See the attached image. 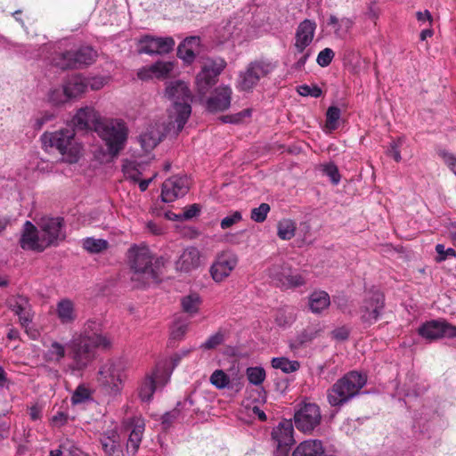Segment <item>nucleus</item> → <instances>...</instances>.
Here are the masks:
<instances>
[{
	"instance_id": "obj_1",
	"label": "nucleus",
	"mask_w": 456,
	"mask_h": 456,
	"mask_svg": "<svg viewBox=\"0 0 456 456\" xmlns=\"http://www.w3.org/2000/svg\"><path fill=\"white\" fill-rule=\"evenodd\" d=\"M173 105L169 110L168 122L151 125L139 137L142 148L149 151L156 147L165 135L176 136L183 128L191 113V94L185 82L175 81L166 89Z\"/></svg>"
},
{
	"instance_id": "obj_2",
	"label": "nucleus",
	"mask_w": 456,
	"mask_h": 456,
	"mask_svg": "<svg viewBox=\"0 0 456 456\" xmlns=\"http://www.w3.org/2000/svg\"><path fill=\"white\" fill-rule=\"evenodd\" d=\"M71 362L65 370L72 375L80 374L94 360V350L97 347L107 348L110 339L102 332L100 319L87 320L79 332H75L67 343Z\"/></svg>"
},
{
	"instance_id": "obj_3",
	"label": "nucleus",
	"mask_w": 456,
	"mask_h": 456,
	"mask_svg": "<svg viewBox=\"0 0 456 456\" xmlns=\"http://www.w3.org/2000/svg\"><path fill=\"white\" fill-rule=\"evenodd\" d=\"M72 126L77 130H95L104 142L108 154L116 157L124 149L128 128L121 119L101 121L99 113L92 107L79 109L71 120Z\"/></svg>"
},
{
	"instance_id": "obj_4",
	"label": "nucleus",
	"mask_w": 456,
	"mask_h": 456,
	"mask_svg": "<svg viewBox=\"0 0 456 456\" xmlns=\"http://www.w3.org/2000/svg\"><path fill=\"white\" fill-rule=\"evenodd\" d=\"M53 66L61 69H79L92 64L96 59V52L91 46H82L73 51L71 42L62 39L55 43L45 44L40 52L33 57H43Z\"/></svg>"
},
{
	"instance_id": "obj_5",
	"label": "nucleus",
	"mask_w": 456,
	"mask_h": 456,
	"mask_svg": "<svg viewBox=\"0 0 456 456\" xmlns=\"http://www.w3.org/2000/svg\"><path fill=\"white\" fill-rule=\"evenodd\" d=\"M39 226L40 230H37L30 221L25 222L20 240L23 249L43 251L65 238L62 218H42Z\"/></svg>"
},
{
	"instance_id": "obj_6",
	"label": "nucleus",
	"mask_w": 456,
	"mask_h": 456,
	"mask_svg": "<svg viewBox=\"0 0 456 456\" xmlns=\"http://www.w3.org/2000/svg\"><path fill=\"white\" fill-rule=\"evenodd\" d=\"M181 357L175 356L171 361H158L154 369L147 373L138 387V396L143 403H150L158 388H162L170 380L171 375L179 364Z\"/></svg>"
},
{
	"instance_id": "obj_7",
	"label": "nucleus",
	"mask_w": 456,
	"mask_h": 456,
	"mask_svg": "<svg viewBox=\"0 0 456 456\" xmlns=\"http://www.w3.org/2000/svg\"><path fill=\"white\" fill-rule=\"evenodd\" d=\"M367 377L356 370L346 374L338 379L328 392V401L331 406H341L347 403L363 387Z\"/></svg>"
},
{
	"instance_id": "obj_8",
	"label": "nucleus",
	"mask_w": 456,
	"mask_h": 456,
	"mask_svg": "<svg viewBox=\"0 0 456 456\" xmlns=\"http://www.w3.org/2000/svg\"><path fill=\"white\" fill-rule=\"evenodd\" d=\"M45 147L56 149L68 162H77L81 147L75 140V131L66 127L55 132H45L41 137Z\"/></svg>"
},
{
	"instance_id": "obj_9",
	"label": "nucleus",
	"mask_w": 456,
	"mask_h": 456,
	"mask_svg": "<svg viewBox=\"0 0 456 456\" xmlns=\"http://www.w3.org/2000/svg\"><path fill=\"white\" fill-rule=\"evenodd\" d=\"M276 64L268 60L254 61L239 73L237 89L241 92H251L264 77L272 74Z\"/></svg>"
},
{
	"instance_id": "obj_10",
	"label": "nucleus",
	"mask_w": 456,
	"mask_h": 456,
	"mask_svg": "<svg viewBox=\"0 0 456 456\" xmlns=\"http://www.w3.org/2000/svg\"><path fill=\"white\" fill-rule=\"evenodd\" d=\"M124 370L125 365L121 360H109L99 370V384L110 395H118L123 387L122 374Z\"/></svg>"
},
{
	"instance_id": "obj_11",
	"label": "nucleus",
	"mask_w": 456,
	"mask_h": 456,
	"mask_svg": "<svg viewBox=\"0 0 456 456\" xmlns=\"http://www.w3.org/2000/svg\"><path fill=\"white\" fill-rule=\"evenodd\" d=\"M226 66V61L220 57L207 59L201 71L196 77L199 93L205 94L216 83L217 77Z\"/></svg>"
},
{
	"instance_id": "obj_12",
	"label": "nucleus",
	"mask_w": 456,
	"mask_h": 456,
	"mask_svg": "<svg viewBox=\"0 0 456 456\" xmlns=\"http://www.w3.org/2000/svg\"><path fill=\"white\" fill-rule=\"evenodd\" d=\"M384 305V295L379 289L366 292L359 309L361 321L367 325L373 324L379 320Z\"/></svg>"
},
{
	"instance_id": "obj_13",
	"label": "nucleus",
	"mask_w": 456,
	"mask_h": 456,
	"mask_svg": "<svg viewBox=\"0 0 456 456\" xmlns=\"http://www.w3.org/2000/svg\"><path fill=\"white\" fill-rule=\"evenodd\" d=\"M131 268L137 273L155 278L156 272L152 265L153 256L146 246H133L127 253Z\"/></svg>"
},
{
	"instance_id": "obj_14",
	"label": "nucleus",
	"mask_w": 456,
	"mask_h": 456,
	"mask_svg": "<svg viewBox=\"0 0 456 456\" xmlns=\"http://www.w3.org/2000/svg\"><path fill=\"white\" fill-rule=\"evenodd\" d=\"M238 265V256L232 250H224L216 255L209 273L216 282H222L230 276Z\"/></svg>"
},
{
	"instance_id": "obj_15",
	"label": "nucleus",
	"mask_w": 456,
	"mask_h": 456,
	"mask_svg": "<svg viewBox=\"0 0 456 456\" xmlns=\"http://www.w3.org/2000/svg\"><path fill=\"white\" fill-rule=\"evenodd\" d=\"M419 335L427 340L441 338H456V326L444 320H431L421 324L418 329Z\"/></svg>"
},
{
	"instance_id": "obj_16",
	"label": "nucleus",
	"mask_w": 456,
	"mask_h": 456,
	"mask_svg": "<svg viewBox=\"0 0 456 456\" xmlns=\"http://www.w3.org/2000/svg\"><path fill=\"white\" fill-rule=\"evenodd\" d=\"M294 419L298 430L310 433L320 425L322 419L320 408L315 403H305L296 412Z\"/></svg>"
},
{
	"instance_id": "obj_17",
	"label": "nucleus",
	"mask_w": 456,
	"mask_h": 456,
	"mask_svg": "<svg viewBox=\"0 0 456 456\" xmlns=\"http://www.w3.org/2000/svg\"><path fill=\"white\" fill-rule=\"evenodd\" d=\"M269 275L278 286L285 289L299 287L305 283L303 276L299 273L294 272L285 263L273 265L269 270Z\"/></svg>"
},
{
	"instance_id": "obj_18",
	"label": "nucleus",
	"mask_w": 456,
	"mask_h": 456,
	"mask_svg": "<svg viewBox=\"0 0 456 456\" xmlns=\"http://www.w3.org/2000/svg\"><path fill=\"white\" fill-rule=\"evenodd\" d=\"M175 40L171 37L143 36L138 41L140 53L165 54L170 53L175 46Z\"/></svg>"
},
{
	"instance_id": "obj_19",
	"label": "nucleus",
	"mask_w": 456,
	"mask_h": 456,
	"mask_svg": "<svg viewBox=\"0 0 456 456\" xmlns=\"http://www.w3.org/2000/svg\"><path fill=\"white\" fill-rule=\"evenodd\" d=\"M293 434L294 428L290 420H282L277 427L273 428L271 434L272 440L281 455H286L294 444Z\"/></svg>"
},
{
	"instance_id": "obj_20",
	"label": "nucleus",
	"mask_w": 456,
	"mask_h": 456,
	"mask_svg": "<svg viewBox=\"0 0 456 456\" xmlns=\"http://www.w3.org/2000/svg\"><path fill=\"white\" fill-rule=\"evenodd\" d=\"M189 191V180L186 176H172L167 179L161 189V200L170 203L184 196Z\"/></svg>"
},
{
	"instance_id": "obj_21",
	"label": "nucleus",
	"mask_w": 456,
	"mask_h": 456,
	"mask_svg": "<svg viewBox=\"0 0 456 456\" xmlns=\"http://www.w3.org/2000/svg\"><path fill=\"white\" fill-rule=\"evenodd\" d=\"M317 24L314 20L305 19L302 20L295 32L294 46L297 53H302L312 44Z\"/></svg>"
},
{
	"instance_id": "obj_22",
	"label": "nucleus",
	"mask_w": 456,
	"mask_h": 456,
	"mask_svg": "<svg viewBox=\"0 0 456 456\" xmlns=\"http://www.w3.org/2000/svg\"><path fill=\"white\" fill-rule=\"evenodd\" d=\"M173 69V61H159L140 69L137 72V77L142 80H149L153 78L163 79L170 75Z\"/></svg>"
},
{
	"instance_id": "obj_23",
	"label": "nucleus",
	"mask_w": 456,
	"mask_h": 456,
	"mask_svg": "<svg viewBox=\"0 0 456 456\" xmlns=\"http://www.w3.org/2000/svg\"><path fill=\"white\" fill-rule=\"evenodd\" d=\"M232 88L230 86L217 87L214 94L208 100L207 108L209 111H224L231 105Z\"/></svg>"
},
{
	"instance_id": "obj_24",
	"label": "nucleus",
	"mask_w": 456,
	"mask_h": 456,
	"mask_svg": "<svg viewBox=\"0 0 456 456\" xmlns=\"http://www.w3.org/2000/svg\"><path fill=\"white\" fill-rule=\"evenodd\" d=\"M10 309L19 317L23 327H27L32 321L30 305L27 297L22 296L13 297L9 299Z\"/></svg>"
},
{
	"instance_id": "obj_25",
	"label": "nucleus",
	"mask_w": 456,
	"mask_h": 456,
	"mask_svg": "<svg viewBox=\"0 0 456 456\" xmlns=\"http://www.w3.org/2000/svg\"><path fill=\"white\" fill-rule=\"evenodd\" d=\"M131 431L126 444L128 454L134 456L140 447L142 435L145 428L144 420L139 417H134L130 422Z\"/></svg>"
},
{
	"instance_id": "obj_26",
	"label": "nucleus",
	"mask_w": 456,
	"mask_h": 456,
	"mask_svg": "<svg viewBox=\"0 0 456 456\" xmlns=\"http://www.w3.org/2000/svg\"><path fill=\"white\" fill-rule=\"evenodd\" d=\"M200 265V252L195 247L184 248L178 260L175 262L176 269L185 273L197 269Z\"/></svg>"
},
{
	"instance_id": "obj_27",
	"label": "nucleus",
	"mask_w": 456,
	"mask_h": 456,
	"mask_svg": "<svg viewBox=\"0 0 456 456\" xmlns=\"http://www.w3.org/2000/svg\"><path fill=\"white\" fill-rule=\"evenodd\" d=\"M200 38L199 37H187L178 45L177 55L184 62L191 63L200 53Z\"/></svg>"
},
{
	"instance_id": "obj_28",
	"label": "nucleus",
	"mask_w": 456,
	"mask_h": 456,
	"mask_svg": "<svg viewBox=\"0 0 456 456\" xmlns=\"http://www.w3.org/2000/svg\"><path fill=\"white\" fill-rule=\"evenodd\" d=\"M86 79L81 75H72L63 83L66 94L70 100L80 97L86 91Z\"/></svg>"
},
{
	"instance_id": "obj_29",
	"label": "nucleus",
	"mask_w": 456,
	"mask_h": 456,
	"mask_svg": "<svg viewBox=\"0 0 456 456\" xmlns=\"http://www.w3.org/2000/svg\"><path fill=\"white\" fill-rule=\"evenodd\" d=\"M324 448L321 440L309 439L300 443L292 456H323Z\"/></svg>"
},
{
	"instance_id": "obj_30",
	"label": "nucleus",
	"mask_w": 456,
	"mask_h": 456,
	"mask_svg": "<svg viewBox=\"0 0 456 456\" xmlns=\"http://www.w3.org/2000/svg\"><path fill=\"white\" fill-rule=\"evenodd\" d=\"M56 314L62 324H70L77 319V313L74 303L68 299H61L56 305Z\"/></svg>"
},
{
	"instance_id": "obj_31",
	"label": "nucleus",
	"mask_w": 456,
	"mask_h": 456,
	"mask_svg": "<svg viewBox=\"0 0 456 456\" xmlns=\"http://www.w3.org/2000/svg\"><path fill=\"white\" fill-rule=\"evenodd\" d=\"M354 21L346 17L338 18L335 15H330L327 25L331 27V29L337 38H345L353 27Z\"/></svg>"
},
{
	"instance_id": "obj_32",
	"label": "nucleus",
	"mask_w": 456,
	"mask_h": 456,
	"mask_svg": "<svg viewBox=\"0 0 456 456\" xmlns=\"http://www.w3.org/2000/svg\"><path fill=\"white\" fill-rule=\"evenodd\" d=\"M100 442L107 456H113L119 445V436L115 429L107 430L101 436Z\"/></svg>"
},
{
	"instance_id": "obj_33",
	"label": "nucleus",
	"mask_w": 456,
	"mask_h": 456,
	"mask_svg": "<svg viewBox=\"0 0 456 456\" xmlns=\"http://www.w3.org/2000/svg\"><path fill=\"white\" fill-rule=\"evenodd\" d=\"M330 304V296L325 291H314L309 297V307L313 313H321L326 309Z\"/></svg>"
},
{
	"instance_id": "obj_34",
	"label": "nucleus",
	"mask_w": 456,
	"mask_h": 456,
	"mask_svg": "<svg viewBox=\"0 0 456 456\" xmlns=\"http://www.w3.org/2000/svg\"><path fill=\"white\" fill-rule=\"evenodd\" d=\"M201 304L202 298L198 293H190L181 299L183 311L190 316H194L199 313Z\"/></svg>"
},
{
	"instance_id": "obj_35",
	"label": "nucleus",
	"mask_w": 456,
	"mask_h": 456,
	"mask_svg": "<svg viewBox=\"0 0 456 456\" xmlns=\"http://www.w3.org/2000/svg\"><path fill=\"white\" fill-rule=\"evenodd\" d=\"M296 320V312L293 307L285 306L277 310L275 322L278 326L286 328L292 325Z\"/></svg>"
},
{
	"instance_id": "obj_36",
	"label": "nucleus",
	"mask_w": 456,
	"mask_h": 456,
	"mask_svg": "<svg viewBox=\"0 0 456 456\" xmlns=\"http://www.w3.org/2000/svg\"><path fill=\"white\" fill-rule=\"evenodd\" d=\"M66 355V346L53 341L50 344L45 353V359L47 362L59 363Z\"/></svg>"
},
{
	"instance_id": "obj_37",
	"label": "nucleus",
	"mask_w": 456,
	"mask_h": 456,
	"mask_svg": "<svg viewBox=\"0 0 456 456\" xmlns=\"http://www.w3.org/2000/svg\"><path fill=\"white\" fill-rule=\"evenodd\" d=\"M240 28H237L235 20H228L226 24L219 28L216 31L219 43H224L231 38H235L239 35Z\"/></svg>"
},
{
	"instance_id": "obj_38",
	"label": "nucleus",
	"mask_w": 456,
	"mask_h": 456,
	"mask_svg": "<svg viewBox=\"0 0 456 456\" xmlns=\"http://www.w3.org/2000/svg\"><path fill=\"white\" fill-rule=\"evenodd\" d=\"M296 223L290 219H282L277 225V235L280 239L289 240L295 236Z\"/></svg>"
},
{
	"instance_id": "obj_39",
	"label": "nucleus",
	"mask_w": 456,
	"mask_h": 456,
	"mask_svg": "<svg viewBox=\"0 0 456 456\" xmlns=\"http://www.w3.org/2000/svg\"><path fill=\"white\" fill-rule=\"evenodd\" d=\"M272 366L281 370L284 373H291L297 370L300 364L297 361H290L283 357H276L272 360Z\"/></svg>"
},
{
	"instance_id": "obj_40",
	"label": "nucleus",
	"mask_w": 456,
	"mask_h": 456,
	"mask_svg": "<svg viewBox=\"0 0 456 456\" xmlns=\"http://www.w3.org/2000/svg\"><path fill=\"white\" fill-rule=\"evenodd\" d=\"M47 100L55 106L64 104L69 101L63 85L61 87L51 88L47 94Z\"/></svg>"
},
{
	"instance_id": "obj_41",
	"label": "nucleus",
	"mask_w": 456,
	"mask_h": 456,
	"mask_svg": "<svg viewBox=\"0 0 456 456\" xmlns=\"http://www.w3.org/2000/svg\"><path fill=\"white\" fill-rule=\"evenodd\" d=\"M83 247L91 253H100L108 248V241L102 239L87 237L83 240Z\"/></svg>"
},
{
	"instance_id": "obj_42",
	"label": "nucleus",
	"mask_w": 456,
	"mask_h": 456,
	"mask_svg": "<svg viewBox=\"0 0 456 456\" xmlns=\"http://www.w3.org/2000/svg\"><path fill=\"white\" fill-rule=\"evenodd\" d=\"M341 111L338 107L330 106L326 112V128L329 131L336 130L338 126Z\"/></svg>"
},
{
	"instance_id": "obj_43",
	"label": "nucleus",
	"mask_w": 456,
	"mask_h": 456,
	"mask_svg": "<svg viewBox=\"0 0 456 456\" xmlns=\"http://www.w3.org/2000/svg\"><path fill=\"white\" fill-rule=\"evenodd\" d=\"M248 381L255 385H261L265 379V370L262 367H248L246 370Z\"/></svg>"
},
{
	"instance_id": "obj_44",
	"label": "nucleus",
	"mask_w": 456,
	"mask_h": 456,
	"mask_svg": "<svg viewBox=\"0 0 456 456\" xmlns=\"http://www.w3.org/2000/svg\"><path fill=\"white\" fill-rule=\"evenodd\" d=\"M210 383L218 389H223L229 387L230 378L222 370H215L210 376Z\"/></svg>"
},
{
	"instance_id": "obj_45",
	"label": "nucleus",
	"mask_w": 456,
	"mask_h": 456,
	"mask_svg": "<svg viewBox=\"0 0 456 456\" xmlns=\"http://www.w3.org/2000/svg\"><path fill=\"white\" fill-rule=\"evenodd\" d=\"M189 327V322L186 320H176L171 329V338L175 340L182 339L186 334Z\"/></svg>"
},
{
	"instance_id": "obj_46",
	"label": "nucleus",
	"mask_w": 456,
	"mask_h": 456,
	"mask_svg": "<svg viewBox=\"0 0 456 456\" xmlns=\"http://www.w3.org/2000/svg\"><path fill=\"white\" fill-rule=\"evenodd\" d=\"M90 398V390L85 385H79L71 396V402L73 404H79L88 401Z\"/></svg>"
},
{
	"instance_id": "obj_47",
	"label": "nucleus",
	"mask_w": 456,
	"mask_h": 456,
	"mask_svg": "<svg viewBox=\"0 0 456 456\" xmlns=\"http://www.w3.org/2000/svg\"><path fill=\"white\" fill-rule=\"evenodd\" d=\"M270 212V206L267 203H262L257 208L251 210V219L256 223H263L268 213Z\"/></svg>"
},
{
	"instance_id": "obj_48",
	"label": "nucleus",
	"mask_w": 456,
	"mask_h": 456,
	"mask_svg": "<svg viewBox=\"0 0 456 456\" xmlns=\"http://www.w3.org/2000/svg\"><path fill=\"white\" fill-rule=\"evenodd\" d=\"M224 340V334L219 330L215 334L211 335L204 343L200 345V348L205 350H210L216 348L221 345Z\"/></svg>"
},
{
	"instance_id": "obj_49",
	"label": "nucleus",
	"mask_w": 456,
	"mask_h": 456,
	"mask_svg": "<svg viewBox=\"0 0 456 456\" xmlns=\"http://www.w3.org/2000/svg\"><path fill=\"white\" fill-rule=\"evenodd\" d=\"M242 220V214L240 211H233L232 214L224 217L220 222V226L223 230L229 229L237 224Z\"/></svg>"
},
{
	"instance_id": "obj_50",
	"label": "nucleus",
	"mask_w": 456,
	"mask_h": 456,
	"mask_svg": "<svg viewBox=\"0 0 456 456\" xmlns=\"http://www.w3.org/2000/svg\"><path fill=\"white\" fill-rule=\"evenodd\" d=\"M297 92L302 96H311L314 98H318L322 95V91L318 86H308V85H301L297 88Z\"/></svg>"
},
{
	"instance_id": "obj_51",
	"label": "nucleus",
	"mask_w": 456,
	"mask_h": 456,
	"mask_svg": "<svg viewBox=\"0 0 456 456\" xmlns=\"http://www.w3.org/2000/svg\"><path fill=\"white\" fill-rule=\"evenodd\" d=\"M334 56H335V53L332 49L324 48L318 53L316 61H317L318 65L324 68L330 64Z\"/></svg>"
},
{
	"instance_id": "obj_52",
	"label": "nucleus",
	"mask_w": 456,
	"mask_h": 456,
	"mask_svg": "<svg viewBox=\"0 0 456 456\" xmlns=\"http://www.w3.org/2000/svg\"><path fill=\"white\" fill-rule=\"evenodd\" d=\"M200 212V208L198 204H192L184 208L183 211L179 215H175L177 219L190 220L197 216Z\"/></svg>"
},
{
	"instance_id": "obj_53",
	"label": "nucleus",
	"mask_w": 456,
	"mask_h": 456,
	"mask_svg": "<svg viewBox=\"0 0 456 456\" xmlns=\"http://www.w3.org/2000/svg\"><path fill=\"white\" fill-rule=\"evenodd\" d=\"M323 174L330 177L334 184H338L340 181V175L336 165L329 163L323 166Z\"/></svg>"
},
{
	"instance_id": "obj_54",
	"label": "nucleus",
	"mask_w": 456,
	"mask_h": 456,
	"mask_svg": "<svg viewBox=\"0 0 456 456\" xmlns=\"http://www.w3.org/2000/svg\"><path fill=\"white\" fill-rule=\"evenodd\" d=\"M86 79L87 84L86 89L90 87L94 91L102 89L108 82V77L102 76L86 77Z\"/></svg>"
},
{
	"instance_id": "obj_55",
	"label": "nucleus",
	"mask_w": 456,
	"mask_h": 456,
	"mask_svg": "<svg viewBox=\"0 0 456 456\" xmlns=\"http://www.w3.org/2000/svg\"><path fill=\"white\" fill-rule=\"evenodd\" d=\"M403 138H398L397 140L393 141L387 150V154L396 162H400L402 159L400 147L403 145Z\"/></svg>"
},
{
	"instance_id": "obj_56",
	"label": "nucleus",
	"mask_w": 456,
	"mask_h": 456,
	"mask_svg": "<svg viewBox=\"0 0 456 456\" xmlns=\"http://www.w3.org/2000/svg\"><path fill=\"white\" fill-rule=\"evenodd\" d=\"M436 251L437 253L436 260L438 262H442V261L446 260L447 258L456 256V252L453 248H445V247L443 244H437L436 246Z\"/></svg>"
},
{
	"instance_id": "obj_57",
	"label": "nucleus",
	"mask_w": 456,
	"mask_h": 456,
	"mask_svg": "<svg viewBox=\"0 0 456 456\" xmlns=\"http://www.w3.org/2000/svg\"><path fill=\"white\" fill-rule=\"evenodd\" d=\"M125 175L136 181L139 177L140 172L135 168L133 163H126L123 166Z\"/></svg>"
},
{
	"instance_id": "obj_58",
	"label": "nucleus",
	"mask_w": 456,
	"mask_h": 456,
	"mask_svg": "<svg viewBox=\"0 0 456 456\" xmlns=\"http://www.w3.org/2000/svg\"><path fill=\"white\" fill-rule=\"evenodd\" d=\"M53 118L54 115L53 113L46 111L35 119L34 127L36 129H41L45 123H47L50 120H53Z\"/></svg>"
},
{
	"instance_id": "obj_59",
	"label": "nucleus",
	"mask_w": 456,
	"mask_h": 456,
	"mask_svg": "<svg viewBox=\"0 0 456 456\" xmlns=\"http://www.w3.org/2000/svg\"><path fill=\"white\" fill-rule=\"evenodd\" d=\"M69 415L64 411H58L52 418V423L53 426L61 427L68 422Z\"/></svg>"
},
{
	"instance_id": "obj_60",
	"label": "nucleus",
	"mask_w": 456,
	"mask_h": 456,
	"mask_svg": "<svg viewBox=\"0 0 456 456\" xmlns=\"http://www.w3.org/2000/svg\"><path fill=\"white\" fill-rule=\"evenodd\" d=\"M349 336V330L346 327H339L332 331V337L338 340H345Z\"/></svg>"
},
{
	"instance_id": "obj_61",
	"label": "nucleus",
	"mask_w": 456,
	"mask_h": 456,
	"mask_svg": "<svg viewBox=\"0 0 456 456\" xmlns=\"http://www.w3.org/2000/svg\"><path fill=\"white\" fill-rule=\"evenodd\" d=\"M28 413L32 420H38L41 419L42 416V407L38 404H34L29 408Z\"/></svg>"
},
{
	"instance_id": "obj_62",
	"label": "nucleus",
	"mask_w": 456,
	"mask_h": 456,
	"mask_svg": "<svg viewBox=\"0 0 456 456\" xmlns=\"http://www.w3.org/2000/svg\"><path fill=\"white\" fill-rule=\"evenodd\" d=\"M416 16H417V20L421 23H425V22L428 21L429 24H431V22H432V16L428 10H426L424 12H418L416 13Z\"/></svg>"
},
{
	"instance_id": "obj_63",
	"label": "nucleus",
	"mask_w": 456,
	"mask_h": 456,
	"mask_svg": "<svg viewBox=\"0 0 456 456\" xmlns=\"http://www.w3.org/2000/svg\"><path fill=\"white\" fill-rule=\"evenodd\" d=\"M450 238L456 244V222H451L447 227Z\"/></svg>"
},
{
	"instance_id": "obj_64",
	"label": "nucleus",
	"mask_w": 456,
	"mask_h": 456,
	"mask_svg": "<svg viewBox=\"0 0 456 456\" xmlns=\"http://www.w3.org/2000/svg\"><path fill=\"white\" fill-rule=\"evenodd\" d=\"M67 450L66 444H61L59 449L52 450L49 456H63Z\"/></svg>"
}]
</instances>
